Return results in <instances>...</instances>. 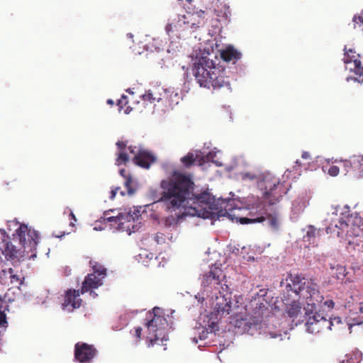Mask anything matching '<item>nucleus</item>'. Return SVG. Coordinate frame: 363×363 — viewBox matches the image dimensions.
<instances>
[{
    "instance_id": "obj_21",
    "label": "nucleus",
    "mask_w": 363,
    "mask_h": 363,
    "mask_svg": "<svg viewBox=\"0 0 363 363\" xmlns=\"http://www.w3.org/2000/svg\"><path fill=\"white\" fill-rule=\"evenodd\" d=\"M110 212H112V211H107L104 213V216L101 217V218L104 220V222H113L115 224L117 225V228L119 230H124L125 228L130 229V225H125V223L122 221L123 216H110L109 213Z\"/></svg>"
},
{
    "instance_id": "obj_40",
    "label": "nucleus",
    "mask_w": 363,
    "mask_h": 363,
    "mask_svg": "<svg viewBox=\"0 0 363 363\" xmlns=\"http://www.w3.org/2000/svg\"><path fill=\"white\" fill-rule=\"evenodd\" d=\"M120 189V187H116V189H113L111 191V196L110 199H113L116 195L117 191Z\"/></svg>"
},
{
    "instance_id": "obj_11",
    "label": "nucleus",
    "mask_w": 363,
    "mask_h": 363,
    "mask_svg": "<svg viewBox=\"0 0 363 363\" xmlns=\"http://www.w3.org/2000/svg\"><path fill=\"white\" fill-rule=\"evenodd\" d=\"M96 353L93 345L77 342L74 347V357L81 363L89 362Z\"/></svg>"
},
{
    "instance_id": "obj_10",
    "label": "nucleus",
    "mask_w": 363,
    "mask_h": 363,
    "mask_svg": "<svg viewBox=\"0 0 363 363\" xmlns=\"http://www.w3.org/2000/svg\"><path fill=\"white\" fill-rule=\"evenodd\" d=\"M223 272L218 267H211L207 273L203 275L202 285L209 290H220L221 286V277H223Z\"/></svg>"
},
{
    "instance_id": "obj_20",
    "label": "nucleus",
    "mask_w": 363,
    "mask_h": 363,
    "mask_svg": "<svg viewBox=\"0 0 363 363\" xmlns=\"http://www.w3.org/2000/svg\"><path fill=\"white\" fill-rule=\"evenodd\" d=\"M221 58L227 62H232L235 64L241 57V53L232 46L227 47L220 52Z\"/></svg>"
},
{
    "instance_id": "obj_4",
    "label": "nucleus",
    "mask_w": 363,
    "mask_h": 363,
    "mask_svg": "<svg viewBox=\"0 0 363 363\" xmlns=\"http://www.w3.org/2000/svg\"><path fill=\"white\" fill-rule=\"evenodd\" d=\"M151 318L146 323L148 335L147 339L150 341L149 346H153L155 344L160 345L164 341L168 340L167 327L168 323L165 317L162 315V311L160 308H154L152 312L149 313Z\"/></svg>"
},
{
    "instance_id": "obj_23",
    "label": "nucleus",
    "mask_w": 363,
    "mask_h": 363,
    "mask_svg": "<svg viewBox=\"0 0 363 363\" xmlns=\"http://www.w3.org/2000/svg\"><path fill=\"white\" fill-rule=\"evenodd\" d=\"M343 166L346 169V171L348 172L350 169H353L354 171V168H360L361 162H363V155L359 156H352L350 160H344Z\"/></svg>"
},
{
    "instance_id": "obj_3",
    "label": "nucleus",
    "mask_w": 363,
    "mask_h": 363,
    "mask_svg": "<svg viewBox=\"0 0 363 363\" xmlns=\"http://www.w3.org/2000/svg\"><path fill=\"white\" fill-rule=\"evenodd\" d=\"M216 60L211 58L208 54L203 55L196 60L194 64L193 74L195 79L200 86L213 89L221 88H230L228 77L225 76V71L223 66L217 63L218 58L214 57Z\"/></svg>"
},
{
    "instance_id": "obj_33",
    "label": "nucleus",
    "mask_w": 363,
    "mask_h": 363,
    "mask_svg": "<svg viewBox=\"0 0 363 363\" xmlns=\"http://www.w3.org/2000/svg\"><path fill=\"white\" fill-rule=\"evenodd\" d=\"M337 273H336V278L337 279L342 280L345 275H346V269L345 267H342L341 265L337 266Z\"/></svg>"
},
{
    "instance_id": "obj_26",
    "label": "nucleus",
    "mask_w": 363,
    "mask_h": 363,
    "mask_svg": "<svg viewBox=\"0 0 363 363\" xmlns=\"http://www.w3.org/2000/svg\"><path fill=\"white\" fill-rule=\"evenodd\" d=\"M358 311L359 315L357 316L350 318L352 320V323H351L350 325H361L363 323V303H361L359 305Z\"/></svg>"
},
{
    "instance_id": "obj_42",
    "label": "nucleus",
    "mask_w": 363,
    "mask_h": 363,
    "mask_svg": "<svg viewBox=\"0 0 363 363\" xmlns=\"http://www.w3.org/2000/svg\"><path fill=\"white\" fill-rule=\"evenodd\" d=\"M135 149H136V147H133V146H129V147H128V150H129V152H130L131 154H133V155H134V156L138 153V152H136Z\"/></svg>"
},
{
    "instance_id": "obj_7",
    "label": "nucleus",
    "mask_w": 363,
    "mask_h": 363,
    "mask_svg": "<svg viewBox=\"0 0 363 363\" xmlns=\"http://www.w3.org/2000/svg\"><path fill=\"white\" fill-rule=\"evenodd\" d=\"M90 266L92 267L93 273L89 274L82 282L80 290L81 294L90 292L94 297L97 294L93 291L103 284V279L106 276V269L100 263L91 260Z\"/></svg>"
},
{
    "instance_id": "obj_38",
    "label": "nucleus",
    "mask_w": 363,
    "mask_h": 363,
    "mask_svg": "<svg viewBox=\"0 0 363 363\" xmlns=\"http://www.w3.org/2000/svg\"><path fill=\"white\" fill-rule=\"evenodd\" d=\"M361 167L354 168V172L358 178H363V162H361Z\"/></svg>"
},
{
    "instance_id": "obj_28",
    "label": "nucleus",
    "mask_w": 363,
    "mask_h": 363,
    "mask_svg": "<svg viewBox=\"0 0 363 363\" xmlns=\"http://www.w3.org/2000/svg\"><path fill=\"white\" fill-rule=\"evenodd\" d=\"M349 238H354L362 234L363 230L358 225H350Z\"/></svg>"
},
{
    "instance_id": "obj_12",
    "label": "nucleus",
    "mask_w": 363,
    "mask_h": 363,
    "mask_svg": "<svg viewBox=\"0 0 363 363\" xmlns=\"http://www.w3.org/2000/svg\"><path fill=\"white\" fill-rule=\"evenodd\" d=\"M267 220L269 225L274 230H277L279 225V214L277 211L272 213H265V216L257 217L253 219L248 218H240V222L242 224H248L252 223H262Z\"/></svg>"
},
{
    "instance_id": "obj_44",
    "label": "nucleus",
    "mask_w": 363,
    "mask_h": 363,
    "mask_svg": "<svg viewBox=\"0 0 363 363\" xmlns=\"http://www.w3.org/2000/svg\"><path fill=\"white\" fill-rule=\"evenodd\" d=\"M155 238L156 241H157V242H160V240H159L160 239L163 240L162 234H159V233H157V234L155 235Z\"/></svg>"
},
{
    "instance_id": "obj_29",
    "label": "nucleus",
    "mask_w": 363,
    "mask_h": 363,
    "mask_svg": "<svg viewBox=\"0 0 363 363\" xmlns=\"http://www.w3.org/2000/svg\"><path fill=\"white\" fill-rule=\"evenodd\" d=\"M129 161V157L124 151H120L118 157L116 159V164L121 165L122 164H126Z\"/></svg>"
},
{
    "instance_id": "obj_8",
    "label": "nucleus",
    "mask_w": 363,
    "mask_h": 363,
    "mask_svg": "<svg viewBox=\"0 0 363 363\" xmlns=\"http://www.w3.org/2000/svg\"><path fill=\"white\" fill-rule=\"evenodd\" d=\"M308 318L306 322V330L311 333H319L325 331L331 330L334 322L337 324L341 323L339 317H335L332 320L326 318L322 314L317 313L315 310L311 315L307 316Z\"/></svg>"
},
{
    "instance_id": "obj_45",
    "label": "nucleus",
    "mask_w": 363,
    "mask_h": 363,
    "mask_svg": "<svg viewBox=\"0 0 363 363\" xmlns=\"http://www.w3.org/2000/svg\"><path fill=\"white\" fill-rule=\"evenodd\" d=\"M132 111V108L130 106H127L125 109V113L128 114Z\"/></svg>"
},
{
    "instance_id": "obj_13",
    "label": "nucleus",
    "mask_w": 363,
    "mask_h": 363,
    "mask_svg": "<svg viewBox=\"0 0 363 363\" xmlns=\"http://www.w3.org/2000/svg\"><path fill=\"white\" fill-rule=\"evenodd\" d=\"M220 296H216L214 302V308L218 314L223 315L229 314L231 311L230 294L226 293L222 295L220 290Z\"/></svg>"
},
{
    "instance_id": "obj_36",
    "label": "nucleus",
    "mask_w": 363,
    "mask_h": 363,
    "mask_svg": "<svg viewBox=\"0 0 363 363\" xmlns=\"http://www.w3.org/2000/svg\"><path fill=\"white\" fill-rule=\"evenodd\" d=\"M128 100L127 96L125 95H123L121 98L118 101V106L119 107V109L124 108V107L127 105Z\"/></svg>"
},
{
    "instance_id": "obj_31",
    "label": "nucleus",
    "mask_w": 363,
    "mask_h": 363,
    "mask_svg": "<svg viewBox=\"0 0 363 363\" xmlns=\"http://www.w3.org/2000/svg\"><path fill=\"white\" fill-rule=\"evenodd\" d=\"M9 273L11 274L10 279L11 284L16 285H21L23 283V279L20 276L17 274H12L13 269L11 268L9 269Z\"/></svg>"
},
{
    "instance_id": "obj_24",
    "label": "nucleus",
    "mask_w": 363,
    "mask_h": 363,
    "mask_svg": "<svg viewBox=\"0 0 363 363\" xmlns=\"http://www.w3.org/2000/svg\"><path fill=\"white\" fill-rule=\"evenodd\" d=\"M319 235H320V229H316L315 227L310 225L305 238L311 243V240ZM312 243H314V240L312 241Z\"/></svg>"
},
{
    "instance_id": "obj_18",
    "label": "nucleus",
    "mask_w": 363,
    "mask_h": 363,
    "mask_svg": "<svg viewBox=\"0 0 363 363\" xmlns=\"http://www.w3.org/2000/svg\"><path fill=\"white\" fill-rule=\"evenodd\" d=\"M134 162L143 168L148 169L155 162V157L147 150H139L133 157Z\"/></svg>"
},
{
    "instance_id": "obj_35",
    "label": "nucleus",
    "mask_w": 363,
    "mask_h": 363,
    "mask_svg": "<svg viewBox=\"0 0 363 363\" xmlns=\"http://www.w3.org/2000/svg\"><path fill=\"white\" fill-rule=\"evenodd\" d=\"M130 218H133V216H130V215L127 216L126 219H127L128 223H127L126 225H130V229H128V228H126V229H127V230H130V231H132V232H133V233H134V232L137 231V230L139 229V227H138V225H131V224L130 223ZM129 234H131V232H129Z\"/></svg>"
},
{
    "instance_id": "obj_27",
    "label": "nucleus",
    "mask_w": 363,
    "mask_h": 363,
    "mask_svg": "<svg viewBox=\"0 0 363 363\" xmlns=\"http://www.w3.org/2000/svg\"><path fill=\"white\" fill-rule=\"evenodd\" d=\"M120 174L125 179V186L127 188L128 193L132 194L133 191L130 188V184L132 183L131 176L129 174H126V171L124 169L120 170Z\"/></svg>"
},
{
    "instance_id": "obj_30",
    "label": "nucleus",
    "mask_w": 363,
    "mask_h": 363,
    "mask_svg": "<svg viewBox=\"0 0 363 363\" xmlns=\"http://www.w3.org/2000/svg\"><path fill=\"white\" fill-rule=\"evenodd\" d=\"M323 169L325 172H328L332 177H336L339 172L340 169L337 166L332 165L328 167L327 166H323Z\"/></svg>"
},
{
    "instance_id": "obj_47",
    "label": "nucleus",
    "mask_w": 363,
    "mask_h": 363,
    "mask_svg": "<svg viewBox=\"0 0 363 363\" xmlns=\"http://www.w3.org/2000/svg\"><path fill=\"white\" fill-rule=\"evenodd\" d=\"M107 103H108V104H113V101L111 99H108V100L107 101Z\"/></svg>"
},
{
    "instance_id": "obj_34",
    "label": "nucleus",
    "mask_w": 363,
    "mask_h": 363,
    "mask_svg": "<svg viewBox=\"0 0 363 363\" xmlns=\"http://www.w3.org/2000/svg\"><path fill=\"white\" fill-rule=\"evenodd\" d=\"M1 301H2V299L0 297V302ZM1 309H2V306L0 304V327H6L7 321H6V314L4 311H2Z\"/></svg>"
},
{
    "instance_id": "obj_9",
    "label": "nucleus",
    "mask_w": 363,
    "mask_h": 363,
    "mask_svg": "<svg viewBox=\"0 0 363 363\" xmlns=\"http://www.w3.org/2000/svg\"><path fill=\"white\" fill-rule=\"evenodd\" d=\"M19 242L24 248V251L33 252L35 250L39 241L37 231L28 228L25 224H21L16 230Z\"/></svg>"
},
{
    "instance_id": "obj_41",
    "label": "nucleus",
    "mask_w": 363,
    "mask_h": 363,
    "mask_svg": "<svg viewBox=\"0 0 363 363\" xmlns=\"http://www.w3.org/2000/svg\"><path fill=\"white\" fill-rule=\"evenodd\" d=\"M301 157H302L303 159H305V160H310V159H311V155L308 152H303Z\"/></svg>"
},
{
    "instance_id": "obj_15",
    "label": "nucleus",
    "mask_w": 363,
    "mask_h": 363,
    "mask_svg": "<svg viewBox=\"0 0 363 363\" xmlns=\"http://www.w3.org/2000/svg\"><path fill=\"white\" fill-rule=\"evenodd\" d=\"M208 160L209 155L204 157L197 152L194 153L189 152L186 155L181 157L180 162L185 168L188 169L196 164L199 166H202L206 162H208Z\"/></svg>"
},
{
    "instance_id": "obj_43",
    "label": "nucleus",
    "mask_w": 363,
    "mask_h": 363,
    "mask_svg": "<svg viewBox=\"0 0 363 363\" xmlns=\"http://www.w3.org/2000/svg\"><path fill=\"white\" fill-rule=\"evenodd\" d=\"M166 31L167 33H169L172 30V25L169 23L166 26Z\"/></svg>"
},
{
    "instance_id": "obj_50",
    "label": "nucleus",
    "mask_w": 363,
    "mask_h": 363,
    "mask_svg": "<svg viewBox=\"0 0 363 363\" xmlns=\"http://www.w3.org/2000/svg\"><path fill=\"white\" fill-rule=\"evenodd\" d=\"M128 35L129 36V38H133V35L130 33L128 34Z\"/></svg>"
},
{
    "instance_id": "obj_46",
    "label": "nucleus",
    "mask_w": 363,
    "mask_h": 363,
    "mask_svg": "<svg viewBox=\"0 0 363 363\" xmlns=\"http://www.w3.org/2000/svg\"><path fill=\"white\" fill-rule=\"evenodd\" d=\"M70 216H71L72 219L74 221H77V218H76V217H75L74 214L72 212H71V213H70Z\"/></svg>"
},
{
    "instance_id": "obj_22",
    "label": "nucleus",
    "mask_w": 363,
    "mask_h": 363,
    "mask_svg": "<svg viewBox=\"0 0 363 363\" xmlns=\"http://www.w3.org/2000/svg\"><path fill=\"white\" fill-rule=\"evenodd\" d=\"M183 18V23L184 25H187V27L196 29L199 27V25L201 23L203 18H199L197 17V15L194 13H189L187 15H184Z\"/></svg>"
},
{
    "instance_id": "obj_5",
    "label": "nucleus",
    "mask_w": 363,
    "mask_h": 363,
    "mask_svg": "<svg viewBox=\"0 0 363 363\" xmlns=\"http://www.w3.org/2000/svg\"><path fill=\"white\" fill-rule=\"evenodd\" d=\"M263 308L265 306H263ZM266 309L262 306L256 307L252 314H247L244 318L239 315L231 316L230 323L237 328L236 333H246L252 335L255 332L261 330L265 325L262 321L264 311Z\"/></svg>"
},
{
    "instance_id": "obj_17",
    "label": "nucleus",
    "mask_w": 363,
    "mask_h": 363,
    "mask_svg": "<svg viewBox=\"0 0 363 363\" xmlns=\"http://www.w3.org/2000/svg\"><path fill=\"white\" fill-rule=\"evenodd\" d=\"M79 291L69 290L65 296L64 308H67L69 311H73L78 308L82 305V300L79 298Z\"/></svg>"
},
{
    "instance_id": "obj_2",
    "label": "nucleus",
    "mask_w": 363,
    "mask_h": 363,
    "mask_svg": "<svg viewBox=\"0 0 363 363\" xmlns=\"http://www.w3.org/2000/svg\"><path fill=\"white\" fill-rule=\"evenodd\" d=\"M286 292L283 301L287 306L286 313L291 318L297 317L301 310L300 301L306 302V315H311L323 300L315 279L301 274L289 273L286 279Z\"/></svg>"
},
{
    "instance_id": "obj_48",
    "label": "nucleus",
    "mask_w": 363,
    "mask_h": 363,
    "mask_svg": "<svg viewBox=\"0 0 363 363\" xmlns=\"http://www.w3.org/2000/svg\"><path fill=\"white\" fill-rule=\"evenodd\" d=\"M270 336H271V337H277L278 336V335L277 334H274V335L270 334Z\"/></svg>"
},
{
    "instance_id": "obj_32",
    "label": "nucleus",
    "mask_w": 363,
    "mask_h": 363,
    "mask_svg": "<svg viewBox=\"0 0 363 363\" xmlns=\"http://www.w3.org/2000/svg\"><path fill=\"white\" fill-rule=\"evenodd\" d=\"M346 363H359V357L357 354H349L346 355V359L343 362Z\"/></svg>"
},
{
    "instance_id": "obj_1",
    "label": "nucleus",
    "mask_w": 363,
    "mask_h": 363,
    "mask_svg": "<svg viewBox=\"0 0 363 363\" xmlns=\"http://www.w3.org/2000/svg\"><path fill=\"white\" fill-rule=\"evenodd\" d=\"M194 186L191 174L175 170L171 177L160 182V192H151L155 202L161 203L165 211L170 214L164 220L165 226L177 225L187 214L203 218L228 215V210L220 208L215 198L208 192L194 194Z\"/></svg>"
},
{
    "instance_id": "obj_14",
    "label": "nucleus",
    "mask_w": 363,
    "mask_h": 363,
    "mask_svg": "<svg viewBox=\"0 0 363 363\" xmlns=\"http://www.w3.org/2000/svg\"><path fill=\"white\" fill-rule=\"evenodd\" d=\"M184 4L187 13H194L199 18H204V14L208 9V4H206L204 0H185Z\"/></svg>"
},
{
    "instance_id": "obj_49",
    "label": "nucleus",
    "mask_w": 363,
    "mask_h": 363,
    "mask_svg": "<svg viewBox=\"0 0 363 363\" xmlns=\"http://www.w3.org/2000/svg\"><path fill=\"white\" fill-rule=\"evenodd\" d=\"M328 306H334V303H333V301H330V303H329V305H328Z\"/></svg>"
},
{
    "instance_id": "obj_6",
    "label": "nucleus",
    "mask_w": 363,
    "mask_h": 363,
    "mask_svg": "<svg viewBox=\"0 0 363 363\" xmlns=\"http://www.w3.org/2000/svg\"><path fill=\"white\" fill-rule=\"evenodd\" d=\"M258 186L262 191L264 200L269 205L279 202L289 190L284 182H280L279 179L269 173L258 182Z\"/></svg>"
},
{
    "instance_id": "obj_25",
    "label": "nucleus",
    "mask_w": 363,
    "mask_h": 363,
    "mask_svg": "<svg viewBox=\"0 0 363 363\" xmlns=\"http://www.w3.org/2000/svg\"><path fill=\"white\" fill-rule=\"evenodd\" d=\"M361 58L362 56H360V55H356L354 52H353L352 50H350L349 51L345 53L343 61L345 64H348L352 62L354 63L355 60H360L359 59Z\"/></svg>"
},
{
    "instance_id": "obj_16",
    "label": "nucleus",
    "mask_w": 363,
    "mask_h": 363,
    "mask_svg": "<svg viewBox=\"0 0 363 363\" xmlns=\"http://www.w3.org/2000/svg\"><path fill=\"white\" fill-rule=\"evenodd\" d=\"M350 225L343 219L338 220V223L326 228V233L332 236L347 239L349 238Z\"/></svg>"
},
{
    "instance_id": "obj_37",
    "label": "nucleus",
    "mask_w": 363,
    "mask_h": 363,
    "mask_svg": "<svg viewBox=\"0 0 363 363\" xmlns=\"http://www.w3.org/2000/svg\"><path fill=\"white\" fill-rule=\"evenodd\" d=\"M142 328L140 327H137L134 330L133 335L136 338V342H139L141 338Z\"/></svg>"
},
{
    "instance_id": "obj_39",
    "label": "nucleus",
    "mask_w": 363,
    "mask_h": 363,
    "mask_svg": "<svg viewBox=\"0 0 363 363\" xmlns=\"http://www.w3.org/2000/svg\"><path fill=\"white\" fill-rule=\"evenodd\" d=\"M116 145L120 151H124L127 146V143L124 141H118L116 143Z\"/></svg>"
},
{
    "instance_id": "obj_19",
    "label": "nucleus",
    "mask_w": 363,
    "mask_h": 363,
    "mask_svg": "<svg viewBox=\"0 0 363 363\" xmlns=\"http://www.w3.org/2000/svg\"><path fill=\"white\" fill-rule=\"evenodd\" d=\"M164 89L160 86H154L148 89L143 95V99L145 101H148L150 104H155L162 100Z\"/></svg>"
}]
</instances>
